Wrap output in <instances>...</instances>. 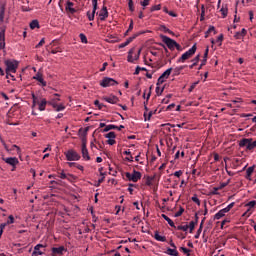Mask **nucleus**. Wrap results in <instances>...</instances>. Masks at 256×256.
<instances>
[{
	"mask_svg": "<svg viewBox=\"0 0 256 256\" xmlns=\"http://www.w3.org/2000/svg\"><path fill=\"white\" fill-rule=\"evenodd\" d=\"M6 65V77L9 79L11 77L12 81H15V76L11 73H17V68L19 67V62L17 60H7Z\"/></svg>",
	"mask_w": 256,
	"mask_h": 256,
	"instance_id": "f257e3e1",
	"label": "nucleus"
},
{
	"mask_svg": "<svg viewBox=\"0 0 256 256\" xmlns=\"http://www.w3.org/2000/svg\"><path fill=\"white\" fill-rule=\"evenodd\" d=\"M161 39L163 41V43H165V45H167L168 49H170V51H175V49H177V51H181V45H179V43H177V41L171 39L170 37L166 36V35H162Z\"/></svg>",
	"mask_w": 256,
	"mask_h": 256,
	"instance_id": "f03ea898",
	"label": "nucleus"
},
{
	"mask_svg": "<svg viewBox=\"0 0 256 256\" xmlns=\"http://www.w3.org/2000/svg\"><path fill=\"white\" fill-rule=\"evenodd\" d=\"M239 147L241 149L246 148V151H253L256 147V141L251 138H243L239 141Z\"/></svg>",
	"mask_w": 256,
	"mask_h": 256,
	"instance_id": "7ed1b4c3",
	"label": "nucleus"
},
{
	"mask_svg": "<svg viewBox=\"0 0 256 256\" xmlns=\"http://www.w3.org/2000/svg\"><path fill=\"white\" fill-rule=\"evenodd\" d=\"M197 51V44H194L188 51L182 54V56L177 60V63H185L187 59H191Z\"/></svg>",
	"mask_w": 256,
	"mask_h": 256,
	"instance_id": "20e7f679",
	"label": "nucleus"
},
{
	"mask_svg": "<svg viewBox=\"0 0 256 256\" xmlns=\"http://www.w3.org/2000/svg\"><path fill=\"white\" fill-rule=\"evenodd\" d=\"M134 53H135V47L131 48L128 51V56H127L128 63H135V61L139 60V57L141 56V49H139L136 54Z\"/></svg>",
	"mask_w": 256,
	"mask_h": 256,
	"instance_id": "39448f33",
	"label": "nucleus"
},
{
	"mask_svg": "<svg viewBox=\"0 0 256 256\" xmlns=\"http://www.w3.org/2000/svg\"><path fill=\"white\" fill-rule=\"evenodd\" d=\"M81 153L84 161H91V156H89V150L87 149V139H82Z\"/></svg>",
	"mask_w": 256,
	"mask_h": 256,
	"instance_id": "423d86ee",
	"label": "nucleus"
},
{
	"mask_svg": "<svg viewBox=\"0 0 256 256\" xmlns=\"http://www.w3.org/2000/svg\"><path fill=\"white\" fill-rule=\"evenodd\" d=\"M114 85H119V82L113 78L104 77L100 82L101 87H114Z\"/></svg>",
	"mask_w": 256,
	"mask_h": 256,
	"instance_id": "0eeeda50",
	"label": "nucleus"
},
{
	"mask_svg": "<svg viewBox=\"0 0 256 256\" xmlns=\"http://www.w3.org/2000/svg\"><path fill=\"white\" fill-rule=\"evenodd\" d=\"M65 155L67 161H79V159H81V155L75 150H68Z\"/></svg>",
	"mask_w": 256,
	"mask_h": 256,
	"instance_id": "6e6552de",
	"label": "nucleus"
},
{
	"mask_svg": "<svg viewBox=\"0 0 256 256\" xmlns=\"http://www.w3.org/2000/svg\"><path fill=\"white\" fill-rule=\"evenodd\" d=\"M126 178L128 181H133V183H137L139 179H141V172L134 170L133 173H126Z\"/></svg>",
	"mask_w": 256,
	"mask_h": 256,
	"instance_id": "1a4fd4ad",
	"label": "nucleus"
},
{
	"mask_svg": "<svg viewBox=\"0 0 256 256\" xmlns=\"http://www.w3.org/2000/svg\"><path fill=\"white\" fill-rule=\"evenodd\" d=\"M3 161L7 163V165H10V167H14V169H17V165H19V159H17V157L3 158Z\"/></svg>",
	"mask_w": 256,
	"mask_h": 256,
	"instance_id": "9d476101",
	"label": "nucleus"
},
{
	"mask_svg": "<svg viewBox=\"0 0 256 256\" xmlns=\"http://www.w3.org/2000/svg\"><path fill=\"white\" fill-rule=\"evenodd\" d=\"M93 10L91 12H87V17L90 21L95 20V13H97V0H92Z\"/></svg>",
	"mask_w": 256,
	"mask_h": 256,
	"instance_id": "9b49d317",
	"label": "nucleus"
},
{
	"mask_svg": "<svg viewBox=\"0 0 256 256\" xmlns=\"http://www.w3.org/2000/svg\"><path fill=\"white\" fill-rule=\"evenodd\" d=\"M102 99L111 105H117V103H119V98L115 95L104 96Z\"/></svg>",
	"mask_w": 256,
	"mask_h": 256,
	"instance_id": "f8f14e48",
	"label": "nucleus"
},
{
	"mask_svg": "<svg viewBox=\"0 0 256 256\" xmlns=\"http://www.w3.org/2000/svg\"><path fill=\"white\" fill-rule=\"evenodd\" d=\"M0 50L5 49V31L7 29L6 26L0 27Z\"/></svg>",
	"mask_w": 256,
	"mask_h": 256,
	"instance_id": "ddd939ff",
	"label": "nucleus"
},
{
	"mask_svg": "<svg viewBox=\"0 0 256 256\" xmlns=\"http://www.w3.org/2000/svg\"><path fill=\"white\" fill-rule=\"evenodd\" d=\"M117 136L115 135V132H109L107 134H105V138L108 139L107 140V144L108 145H115L116 141H115V138Z\"/></svg>",
	"mask_w": 256,
	"mask_h": 256,
	"instance_id": "4468645a",
	"label": "nucleus"
},
{
	"mask_svg": "<svg viewBox=\"0 0 256 256\" xmlns=\"http://www.w3.org/2000/svg\"><path fill=\"white\" fill-rule=\"evenodd\" d=\"M74 3L71 1L66 2L65 11H68V13H71V15L77 13V9L74 8Z\"/></svg>",
	"mask_w": 256,
	"mask_h": 256,
	"instance_id": "2eb2a0df",
	"label": "nucleus"
},
{
	"mask_svg": "<svg viewBox=\"0 0 256 256\" xmlns=\"http://www.w3.org/2000/svg\"><path fill=\"white\" fill-rule=\"evenodd\" d=\"M109 17V12L107 11V6H103L99 12L100 21H105Z\"/></svg>",
	"mask_w": 256,
	"mask_h": 256,
	"instance_id": "dca6fc26",
	"label": "nucleus"
},
{
	"mask_svg": "<svg viewBox=\"0 0 256 256\" xmlns=\"http://www.w3.org/2000/svg\"><path fill=\"white\" fill-rule=\"evenodd\" d=\"M112 129H117L118 131H121V129H125V126H123V125L116 126V125H114V124H109V125H107V126L104 128L103 132H104V133H107V132L111 131Z\"/></svg>",
	"mask_w": 256,
	"mask_h": 256,
	"instance_id": "f3484780",
	"label": "nucleus"
},
{
	"mask_svg": "<svg viewBox=\"0 0 256 256\" xmlns=\"http://www.w3.org/2000/svg\"><path fill=\"white\" fill-rule=\"evenodd\" d=\"M65 251H67V249H65V246L52 248L53 255H63V253H65Z\"/></svg>",
	"mask_w": 256,
	"mask_h": 256,
	"instance_id": "a211bd4d",
	"label": "nucleus"
},
{
	"mask_svg": "<svg viewBox=\"0 0 256 256\" xmlns=\"http://www.w3.org/2000/svg\"><path fill=\"white\" fill-rule=\"evenodd\" d=\"M33 79H35L36 81H38V83H41L42 87H47V82L45 81V79H43V74L41 73H37Z\"/></svg>",
	"mask_w": 256,
	"mask_h": 256,
	"instance_id": "6ab92c4d",
	"label": "nucleus"
},
{
	"mask_svg": "<svg viewBox=\"0 0 256 256\" xmlns=\"http://www.w3.org/2000/svg\"><path fill=\"white\" fill-rule=\"evenodd\" d=\"M50 105L58 113H59V111H65V105L64 104H57V102H50Z\"/></svg>",
	"mask_w": 256,
	"mask_h": 256,
	"instance_id": "aec40b11",
	"label": "nucleus"
},
{
	"mask_svg": "<svg viewBox=\"0 0 256 256\" xmlns=\"http://www.w3.org/2000/svg\"><path fill=\"white\" fill-rule=\"evenodd\" d=\"M45 247L43 244H37L34 247V251L32 253L33 256H37V255H43V252L40 250L41 248Z\"/></svg>",
	"mask_w": 256,
	"mask_h": 256,
	"instance_id": "412c9836",
	"label": "nucleus"
},
{
	"mask_svg": "<svg viewBox=\"0 0 256 256\" xmlns=\"http://www.w3.org/2000/svg\"><path fill=\"white\" fill-rule=\"evenodd\" d=\"M136 38H137V35H134V36H132V37H129L125 42H123V43H121V44L119 45V49H123V48L127 47V45H129L130 43H132V41H133L134 39H136Z\"/></svg>",
	"mask_w": 256,
	"mask_h": 256,
	"instance_id": "4be33fe9",
	"label": "nucleus"
},
{
	"mask_svg": "<svg viewBox=\"0 0 256 256\" xmlns=\"http://www.w3.org/2000/svg\"><path fill=\"white\" fill-rule=\"evenodd\" d=\"M46 107H47V99L42 98L40 102H38V109L39 111H45Z\"/></svg>",
	"mask_w": 256,
	"mask_h": 256,
	"instance_id": "5701e85b",
	"label": "nucleus"
},
{
	"mask_svg": "<svg viewBox=\"0 0 256 256\" xmlns=\"http://www.w3.org/2000/svg\"><path fill=\"white\" fill-rule=\"evenodd\" d=\"M154 239H156V241H160L161 243H165V241H167V238L165 236H161L159 232L154 233Z\"/></svg>",
	"mask_w": 256,
	"mask_h": 256,
	"instance_id": "b1692460",
	"label": "nucleus"
},
{
	"mask_svg": "<svg viewBox=\"0 0 256 256\" xmlns=\"http://www.w3.org/2000/svg\"><path fill=\"white\" fill-rule=\"evenodd\" d=\"M253 171H255V166H250L246 170V179H249V181H251V175H253Z\"/></svg>",
	"mask_w": 256,
	"mask_h": 256,
	"instance_id": "393cba45",
	"label": "nucleus"
},
{
	"mask_svg": "<svg viewBox=\"0 0 256 256\" xmlns=\"http://www.w3.org/2000/svg\"><path fill=\"white\" fill-rule=\"evenodd\" d=\"M167 255L171 256H179V252L177 251V248H168L166 250Z\"/></svg>",
	"mask_w": 256,
	"mask_h": 256,
	"instance_id": "a878e982",
	"label": "nucleus"
},
{
	"mask_svg": "<svg viewBox=\"0 0 256 256\" xmlns=\"http://www.w3.org/2000/svg\"><path fill=\"white\" fill-rule=\"evenodd\" d=\"M9 149L11 150L10 155H15V153H13V150L16 149L17 155H18L19 157H21V148H20L19 146H17V145L14 144V145H12V147L9 148Z\"/></svg>",
	"mask_w": 256,
	"mask_h": 256,
	"instance_id": "bb28decb",
	"label": "nucleus"
},
{
	"mask_svg": "<svg viewBox=\"0 0 256 256\" xmlns=\"http://www.w3.org/2000/svg\"><path fill=\"white\" fill-rule=\"evenodd\" d=\"M162 219L166 220L170 227H175V222H173V220H171L167 215L162 214Z\"/></svg>",
	"mask_w": 256,
	"mask_h": 256,
	"instance_id": "cd10ccee",
	"label": "nucleus"
},
{
	"mask_svg": "<svg viewBox=\"0 0 256 256\" xmlns=\"http://www.w3.org/2000/svg\"><path fill=\"white\" fill-rule=\"evenodd\" d=\"M203 221H205V219H203L200 223V227L197 230L196 234H195V239H199V237H201V232L203 231Z\"/></svg>",
	"mask_w": 256,
	"mask_h": 256,
	"instance_id": "c85d7f7f",
	"label": "nucleus"
},
{
	"mask_svg": "<svg viewBox=\"0 0 256 256\" xmlns=\"http://www.w3.org/2000/svg\"><path fill=\"white\" fill-rule=\"evenodd\" d=\"M171 71H173V68H168L166 71H164L161 74V77H163L164 79H169V76L171 75Z\"/></svg>",
	"mask_w": 256,
	"mask_h": 256,
	"instance_id": "c756f323",
	"label": "nucleus"
},
{
	"mask_svg": "<svg viewBox=\"0 0 256 256\" xmlns=\"http://www.w3.org/2000/svg\"><path fill=\"white\" fill-rule=\"evenodd\" d=\"M201 58V55H197L194 59H192V64L189 66L190 69H193L199 63V59Z\"/></svg>",
	"mask_w": 256,
	"mask_h": 256,
	"instance_id": "7c9ffc66",
	"label": "nucleus"
},
{
	"mask_svg": "<svg viewBox=\"0 0 256 256\" xmlns=\"http://www.w3.org/2000/svg\"><path fill=\"white\" fill-rule=\"evenodd\" d=\"M163 91H165V86L161 87L160 85H156V95H158V97L163 95Z\"/></svg>",
	"mask_w": 256,
	"mask_h": 256,
	"instance_id": "2f4dec72",
	"label": "nucleus"
},
{
	"mask_svg": "<svg viewBox=\"0 0 256 256\" xmlns=\"http://www.w3.org/2000/svg\"><path fill=\"white\" fill-rule=\"evenodd\" d=\"M37 104L39 105V98L32 94V109H35V107H37Z\"/></svg>",
	"mask_w": 256,
	"mask_h": 256,
	"instance_id": "473e14b6",
	"label": "nucleus"
},
{
	"mask_svg": "<svg viewBox=\"0 0 256 256\" xmlns=\"http://www.w3.org/2000/svg\"><path fill=\"white\" fill-rule=\"evenodd\" d=\"M30 29H39V20H33L30 22Z\"/></svg>",
	"mask_w": 256,
	"mask_h": 256,
	"instance_id": "72a5a7b5",
	"label": "nucleus"
},
{
	"mask_svg": "<svg viewBox=\"0 0 256 256\" xmlns=\"http://www.w3.org/2000/svg\"><path fill=\"white\" fill-rule=\"evenodd\" d=\"M185 69V66H177L174 68V75H181V71Z\"/></svg>",
	"mask_w": 256,
	"mask_h": 256,
	"instance_id": "f704fd0d",
	"label": "nucleus"
},
{
	"mask_svg": "<svg viewBox=\"0 0 256 256\" xmlns=\"http://www.w3.org/2000/svg\"><path fill=\"white\" fill-rule=\"evenodd\" d=\"M5 21V7H1L0 9V23H4Z\"/></svg>",
	"mask_w": 256,
	"mask_h": 256,
	"instance_id": "c9c22d12",
	"label": "nucleus"
},
{
	"mask_svg": "<svg viewBox=\"0 0 256 256\" xmlns=\"http://www.w3.org/2000/svg\"><path fill=\"white\" fill-rule=\"evenodd\" d=\"M222 217H225V214L223 213L222 210H219V211L214 215V220L222 219Z\"/></svg>",
	"mask_w": 256,
	"mask_h": 256,
	"instance_id": "e433bc0d",
	"label": "nucleus"
},
{
	"mask_svg": "<svg viewBox=\"0 0 256 256\" xmlns=\"http://www.w3.org/2000/svg\"><path fill=\"white\" fill-rule=\"evenodd\" d=\"M178 231H189V225H179L177 226Z\"/></svg>",
	"mask_w": 256,
	"mask_h": 256,
	"instance_id": "4c0bfd02",
	"label": "nucleus"
},
{
	"mask_svg": "<svg viewBox=\"0 0 256 256\" xmlns=\"http://www.w3.org/2000/svg\"><path fill=\"white\" fill-rule=\"evenodd\" d=\"M141 70L142 71H147V68L137 66L136 69H135L134 75H139V73H141Z\"/></svg>",
	"mask_w": 256,
	"mask_h": 256,
	"instance_id": "58836bf2",
	"label": "nucleus"
},
{
	"mask_svg": "<svg viewBox=\"0 0 256 256\" xmlns=\"http://www.w3.org/2000/svg\"><path fill=\"white\" fill-rule=\"evenodd\" d=\"M197 225V222L191 221L188 225V229H190V233H193V230L195 229V226Z\"/></svg>",
	"mask_w": 256,
	"mask_h": 256,
	"instance_id": "ea45409f",
	"label": "nucleus"
},
{
	"mask_svg": "<svg viewBox=\"0 0 256 256\" xmlns=\"http://www.w3.org/2000/svg\"><path fill=\"white\" fill-rule=\"evenodd\" d=\"M60 179H69V177H73L71 174H65V172H61L59 175Z\"/></svg>",
	"mask_w": 256,
	"mask_h": 256,
	"instance_id": "a19ab883",
	"label": "nucleus"
},
{
	"mask_svg": "<svg viewBox=\"0 0 256 256\" xmlns=\"http://www.w3.org/2000/svg\"><path fill=\"white\" fill-rule=\"evenodd\" d=\"M183 213H185V209L180 206L179 211L175 213L174 217H181Z\"/></svg>",
	"mask_w": 256,
	"mask_h": 256,
	"instance_id": "79ce46f5",
	"label": "nucleus"
},
{
	"mask_svg": "<svg viewBox=\"0 0 256 256\" xmlns=\"http://www.w3.org/2000/svg\"><path fill=\"white\" fill-rule=\"evenodd\" d=\"M228 11H229V10H228L227 8H225V7H222V8L220 9V13H222L223 19H225V17H227Z\"/></svg>",
	"mask_w": 256,
	"mask_h": 256,
	"instance_id": "37998d69",
	"label": "nucleus"
},
{
	"mask_svg": "<svg viewBox=\"0 0 256 256\" xmlns=\"http://www.w3.org/2000/svg\"><path fill=\"white\" fill-rule=\"evenodd\" d=\"M192 201H193V203H196V205H198V207L201 205V200H199L197 195L192 196Z\"/></svg>",
	"mask_w": 256,
	"mask_h": 256,
	"instance_id": "c03bdc74",
	"label": "nucleus"
},
{
	"mask_svg": "<svg viewBox=\"0 0 256 256\" xmlns=\"http://www.w3.org/2000/svg\"><path fill=\"white\" fill-rule=\"evenodd\" d=\"M167 81L166 78H164L163 76H160L157 80L156 85H163V83H165Z\"/></svg>",
	"mask_w": 256,
	"mask_h": 256,
	"instance_id": "a18cd8bd",
	"label": "nucleus"
},
{
	"mask_svg": "<svg viewBox=\"0 0 256 256\" xmlns=\"http://www.w3.org/2000/svg\"><path fill=\"white\" fill-rule=\"evenodd\" d=\"M81 43L87 44V36L85 34L81 33L79 35Z\"/></svg>",
	"mask_w": 256,
	"mask_h": 256,
	"instance_id": "49530a36",
	"label": "nucleus"
},
{
	"mask_svg": "<svg viewBox=\"0 0 256 256\" xmlns=\"http://www.w3.org/2000/svg\"><path fill=\"white\" fill-rule=\"evenodd\" d=\"M6 223L7 225H13V223H15V217H13V215H10Z\"/></svg>",
	"mask_w": 256,
	"mask_h": 256,
	"instance_id": "de8ad7c7",
	"label": "nucleus"
},
{
	"mask_svg": "<svg viewBox=\"0 0 256 256\" xmlns=\"http://www.w3.org/2000/svg\"><path fill=\"white\" fill-rule=\"evenodd\" d=\"M150 11H161V4L152 6Z\"/></svg>",
	"mask_w": 256,
	"mask_h": 256,
	"instance_id": "09e8293b",
	"label": "nucleus"
},
{
	"mask_svg": "<svg viewBox=\"0 0 256 256\" xmlns=\"http://www.w3.org/2000/svg\"><path fill=\"white\" fill-rule=\"evenodd\" d=\"M180 250H181L185 255H187V256H189V255H190L189 253H191V250H189V249L186 248V247H181Z\"/></svg>",
	"mask_w": 256,
	"mask_h": 256,
	"instance_id": "8fccbe9b",
	"label": "nucleus"
},
{
	"mask_svg": "<svg viewBox=\"0 0 256 256\" xmlns=\"http://www.w3.org/2000/svg\"><path fill=\"white\" fill-rule=\"evenodd\" d=\"M152 116H153V112H149L148 114L144 113L145 121H149Z\"/></svg>",
	"mask_w": 256,
	"mask_h": 256,
	"instance_id": "3c124183",
	"label": "nucleus"
},
{
	"mask_svg": "<svg viewBox=\"0 0 256 256\" xmlns=\"http://www.w3.org/2000/svg\"><path fill=\"white\" fill-rule=\"evenodd\" d=\"M43 45H45V38H42L35 48L39 49V47H43Z\"/></svg>",
	"mask_w": 256,
	"mask_h": 256,
	"instance_id": "603ef678",
	"label": "nucleus"
},
{
	"mask_svg": "<svg viewBox=\"0 0 256 256\" xmlns=\"http://www.w3.org/2000/svg\"><path fill=\"white\" fill-rule=\"evenodd\" d=\"M216 43H219V45H221V43H223V34H220V35L217 37Z\"/></svg>",
	"mask_w": 256,
	"mask_h": 256,
	"instance_id": "864d4df0",
	"label": "nucleus"
},
{
	"mask_svg": "<svg viewBox=\"0 0 256 256\" xmlns=\"http://www.w3.org/2000/svg\"><path fill=\"white\" fill-rule=\"evenodd\" d=\"M207 33H214V35L217 33L215 31V26H209L208 30H207Z\"/></svg>",
	"mask_w": 256,
	"mask_h": 256,
	"instance_id": "5fc2aeb1",
	"label": "nucleus"
},
{
	"mask_svg": "<svg viewBox=\"0 0 256 256\" xmlns=\"http://www.w3.org/2000/svg\"><path fill=\"white\" fill-rule=\"evenodd\" d=\"M219 187H214L212 192H211V195H219Z\"/></svg>",
	"mask_w": 256,
	"mask_h": 256,
	"instance_id": "6e6d98bb",
	"label": "nucleus"
},
{
	"mask_svg": "<svg viewBox=\"0 0 256 256\" xmlns=\"http://www.w3.org/2000/svg\"><path fill=\"white\" fill-rule=\"evenodd\" d=\"M94 105H95L96 107H98V109H103V104H100V103H99V100H95V101H94Z\"/></svg>",
	"mask_w": 256,
	"mask_h": 256,
	"instance_id": "4d7b16f0",
	"label": "nucleus"
},
{
	"mask_svg": "<svg viewBox=\"0 0 256 256\" xmlns=\"http://www.w3.org/2000/svg\"><path fill=\"white\" fill-rule=\"evenodd\" d=\"M128 7H129L130 11H135V8L133 7V0H129Z\"/></svg>",
	"mask_w": 256,
	"mask_h": 256,
	"instance_id": "13d9d810",
	"label": "nucleus"
},
{
	"mask_svg": "<svg viewBox=\"0 0 256 256\" xmlns=\"http://www.w3.org/2000/svg\"><path fill=\"white\" fill-rule=\"evenodd\" d=\"M255 205H256L255 200H252V201H250V202H248V203L246 204V207H255Z\"/></svg>",
	"mask_w": 256,
	"mask_h": 256,
	"instance_id": "bf43d9fd",
	"label": "nucleus"
},
{
	"mask_svg": "<svg viewBox=\"0 0 256 256\" xmlns=\"http://www.w3.org/2000/svg\"><path fill=\"white\" fill-rule=\"evenodd\" d=\"M207 57H209V46L206 47L205 52H204V58L207 60Z\"/></svg>",
	"mask_w": 256,
	"mask_h": 256,
	"instance_id": "052dcab7",
	"label": "nucleus"
},
{
	"mask_svg": "<svg viewBox=\"0 0 256 256\" xmlns=\"http://www.w3.org/2000/svg\"><path fill=\"white\" fill-rule=\"evenodd\" d=\"M182 175H183V171H181V170L174 172L175 177H181Z\"/></svg>",
	"mask_w": 256,
	"mask_h": 256,
	"instance_id": "680f3d73",
	"label": "nucleus"
},
{
	"mask_svg": "<svg viewBox=\"0 0 256 256\" xmlns=\"http://www.w3.org/2000/svg\"><path fill=\"white\" fill-rule=\"evenodd\" d=\"M234 37H235V39H243V36L241 35V32H236Z\"/></svg>",
	"mask_w": 256,
	"mask_h": 256,
	"instance_id": "e2e57ef3",
	"label": "nucleus"
},
{
	"mask_svg": "<svg viewBox=\"0 0 256 256\" xmlns=\"http://www.w3.org/2000/svg\"><path fill=\"white\" fill-rule=\"evenodd\" d=\"M133 187H135V185L129 184L128 191H129L130 195H133Z\"/></svg>",
	"mask_w": 256,
	"mask_h": 256,
	"instance_id": "0e129e2a",
	"label": "nucleus"
},
{
	"mask_svg": "<svg viewBox=\"0 0 256 256\" xmlns=\"http://www.w3.org/2000/svg\"><path fill=\"white\" fill-rule=\"evenodd\" d=\"M149 1H150V0H143V1L141 2L142 7H147V5H149Z\"/></svg>",
	"mask_w": 256,
	"mask_h": 256,
	"instance_id": "69168bd1",
	"label": "nucleus"
},
{
	"mask_svg": "<svg viewBox=\"0 0 256 256\" xmlns=\"http://www.w3.org/2000/svg\"><path fill=\"white\" fill-rule=\"evenodd\" d=\"M174 107H175V103H172V104H169L166 109L167 111H171L172 109H174Z\"/></svg>",
	"mask_w": 256,
	"mask_h": 256,
	"instance_id": "338daca9",
	"label": "nucleus"
},
{
	"mask_svg": "<svg viewBox=\"0 0 256 256\" xmlns=\"http://www.w3.org/2000/svg\"><path fill=\"white\" fill-rule=\"evenodd\" d=\"M125 160L129 161V163H133V157L131 155H128V157H126Z\"/></svg>",
	"mask_w": 256,
	"mask_h": 256,
	"instance_id": "774afa93",
	"label": "nucleus"
}]
</instances>
